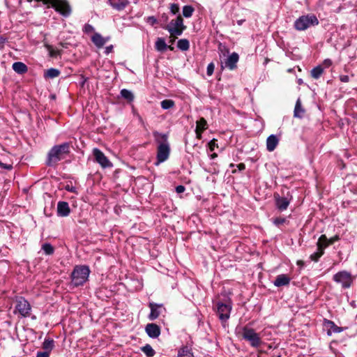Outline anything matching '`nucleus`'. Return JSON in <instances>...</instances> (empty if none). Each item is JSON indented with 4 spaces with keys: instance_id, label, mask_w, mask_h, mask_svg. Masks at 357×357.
I'll list each match as a JSON object with an SVG mask.
<instances>
[{
    "instance_id": "37",
    "label": "nucleus",
    "mask_w": 357,
    "mask_h": 357,
    "mask_svg": "<svg viewBox=\"0 0 357 357\" xmlns=\"http://www.w3.org/2000/svg\"><path fill=\"white\" fill-rule=\"evenodd\" d=\"M287 222V219L282 217H278L273 220V223L277 227H279L281 225L286 223Z\"/></svg>"
},
{
    "instance_id": "30",
    "label": "nucleus",
    "mask_w": 357,
    "mask_h": 357,
    "mask_svg": "<svg viewBox=\"0 0 357 357\" xmlns=\"http://www.w3.org/2000/svg\"><path fill=\"white\" fill-rule=\"evenodd\" d=\"M323 73H324V68L321 67V66H317L312 69L310 73H311V76L314 79H317L321 76Z\"/></svg>"
},
{
    "instance_id": "41",
    "label": "nucleus",
    "mask_w": 357,
    "mask_h": 357,
    "mask_svg": "<svg viewBox=\"0 0 357 357\" xmlns=\"http://www.w3.org/2000/svg\"><path fill=\"white\" fill-rule=\"evenodd\" d=\"M94 31V28L89 24H86L83 27V31L86 33H91Z\"/></svg>"
},
{
    "instance_id": "44",
    "label": "nucleus",
    "mask_w": 357,
    "mask_h": 357,
    "mask_svg": "<svg viewBox=\"0 0 357 357\" xmlns=\"http://www.w3.org/2000/svg\"><path fill=\"white\" fill-rule=\"evenodd\" d=\"M50 353L46 351H38L36 353V357H50Z\"/></svg>"
},
{
    "instance_id": "1",
    "label": "nucleus",
    "mask_w": 357,
    "mask_h": 357,
    "mask_svg": "<svg viewBox=\"0 0 357 357\" xmlns=\"http://www.w3.org/2000/svg\"><path fill=\"white\" fill-rule=\"evenodd\" d=\"M70 144L64 142L54 145L47 153L45 165L48 167H54L57 163L64 159L70 153Z\"/></svg>"
},
{
    "instance_id": "60",
    "label": "nucleus",
    "mask_w": 357,
    "mask_h": 357,
    "mask_svg": "<svg viewBox=\"0 0 357 357\" xmlns=\"http://www.w3.org/2000/svg\"><path fill=\"white\" fill-rule=\"evenodd\" d=\"M67 190L70 192H75V188L72 187L71 188H67Z\"/></svg>"
},
{
    "instance_id": "8",
    "label": "nucleus",
    "mask_w": 357,
    "mask_h": 357,
    "mask_svg": "<svg viewBox=\"0 0 357 357\" xmlns=\"http://www.w3.org/2000/svg\"><path fill=\"white\" fill-rule=\"evenodd\" d=\"M242 336L243 339L248 341L250 344L255 348H257L261 344V338L258 333L254 329L246 326L243 328Z\"/></svg>"
},
{
    "instance_id": "32",
    "label": "nucleus",
    "mask_w": 357,
    "mask_h": 357,
    "mask_svg": "<svg viewBox=\"0 0 357 357\" xmlns=\"http://www.w3.org/2000/svg\"><path fill=\"white\" fill-rule=\"evenodd\" d=\"M141 350L146 354L147 357H153L155 354V351L149 344H146L142 347Z\"/></svg>"
},
{
    "instance_id": "38",
    "label": "nucleus",
    "mask_w": 357,
    "mask_h": 357,
    "mask_svg": "<svg viewBox=\"0 0 357 357\" xmlns=\"http://www.w3.org/2000/svg\"><path fill=\"white\" fill-rule=\"evenodd\" d=\"M214 69H215V65L213 62L210 63L208 66H207V68H206V74L208 76H211L214 72Z\"/></svg>"
},
{
    "instance_id": "20",
    "label": "nucleus",
    "mask_w": 357,
    "mask_h": 357,
    "mask_svg": "<svg viewBox=\"0 0 357 357\" xmlns=\"http://www.w3.org/2000/svg\"><path fill=\"white\" fill-rule=\"evenodd\" d=\"M91 41L98 48H100L105 45L107 39L104 38L100 33H95L91 37Z\"/></svg>"
},
{
    "instance_id": "28",
    "label": "nucleus",
    "mask_w": 357,
    "mask_h": 357,
    "mask_svg": "<svg viewBox=\"0 0 357 357\" xmlns=\"http://www.w3.org/2000/svg\"><path fill=\"white\" fill-rule=\"evenodd\" d=\"M54 347V342L52 339L46 338L43 343V349L44 351L51 353Z\"/></svg>"
},
{
    "instance_id": "9",
    "label": "nucleus",
    "mask_w": 357,
    "mask_h": 357,
    "mask_svg": "<svg viewBox=\"0 0 357 357\" xmlns=\"http://www.w3.org/2000/svg\"><path fill=\"white\" fill-rule=\"evenodd\" d=\"M15 312H17L22 317H29L31 311V306L29 301L24 297H17L15 299Z\"/></svg>"
},
{
    "instance_id": "31",
    "label": "nucleus",
    "mask_w": 357,
    "mask_h": 357,
    "mask_svg": "<svg viewBox=\"0 0 357 357\" xmlns=\"http://www.w3.org/2000/svg\"><path fill=\"white\" fill-rule=\"evenodd\" d=\"M196 129L200 131L204 132L208 128V124L206 120L202 117L197 121Z\"/></svg>"
},
{
    "instance_id": "59",
    "label": "nucleus",
    "mask_w": 357,
    "mask_h": 357,
    "mask_svg": "<svg viewBox=\"0 0 357 357\" xmlns=\"http://www.w3.org/2000/svg\"><path fill=\"white\" fill-rule=\"evenodd\" d=\"M217 156H218L217 153H213V154H211L210 155V158H211V159H215V158H217Z\"/></svg>"
},
{
    "instance_id": "56",
    "label": "nucleus",
    "mask_w": 357,
    "mask_h": 357,
    "mask_svg": "<svg viewBox=\"0 0 357 357\" xmlns=\"http://www.w3.org/2000/svg\"><path fill=\"white\" fill-rule=\"evenodd\" d=\"M297 265L302 267L304 266V261L302 260H299L297 261Z\"/></svg>"
},
{
    "instance_id": "19",
    "label": "nucleus",
    "mask_w": 357,
    "mask_h": 357,
    "mask_svg": "<svg viewBox=\"0 0 357 357\" xmlns=\"http://www.w3.org/2000/svg\"><path fill=\"white\" fill-rule=\"evenodd\" d=\"M110 6L117 10H123L129 3L128 0H108Z\"/></svg>"
},
{
    "instance_id": "49",
    "label": "nucleus",
    "mask_w": 357,
    "mask_h": 357,
    "mask_svg": "<svg viewBox=\"0 0 357 357\" xmlns=\"http://www.w3.org/2000/svg\"><path fill=\"white\" fill-rule=\"evenodd\" d=\"M333 62L330 59H326L324 61V65L325 67L328 68L332 65Z\"/></svg>"
},
{
    "instance_id": "22",
    "label": "nucleus",
    "mask_w": 357,
    "mask_h": 357,
    "mask_svg": "<svg viewBox=\"0 0 357 357\" xmlns=\"http://www.w3.org/2000/svg\"><path fill=\"white\" fill-rule=\"evenodd\" d=\"M305 112V109L302 107L301 99L298 98L294 107V116L301 119L303 118Z\"/></svg>"
},
{
    "instance_id": "25",
    "label": "nucleus",
    "mask_w": 357,
    "mask_h": 357,
    "mask_svg": "<svg viewBox=\"0 0 357 357\" xmlns=\"http://www.w3.org/2000/svg\"><path fill=\"white\" fill-rule=\"evenodd\" d=\"M178 357H194L192 349L188 346L182 347L178 350Z\"/></svg>"
},
{
    "instance_id": "13",
    "label": "nucleus",
    "mask_w": 357,
    "mask_h": 357,
    "mask_svg": "<svg viewBox=\"0 0 357 357\" xmlns=\"http://www.w3.org/2000/svg\"><path fill=\"white\" fill-rule=\"evenodd\" d=\"M145 331L151 338L158 337L161 333L160 327L153 323L148 324L145 327Z\"/></svg>"
},
{
    "instance_id": "16",
    "label": "nucleus",
    "mask_w": 357,
    "mask_h": 357,
    "mask_svg": "<svg viewBox=\"0 0 357 357\" xmlns=\"http://www.w3.org/2000/svg\"><path fill=\"white\" fill-rule=\"evenodd\" d=\"M324 325L325 327L328 328V331L327 332V334L328 335H331V331H332L335 333H339L343 331L342 328L337 326L334 321L324 319Z\"/></svg>"
},
{
    "instance_id": "24",
    "label": "nucleus",
    "mask_w": 357,
    "mask_h": 357,
    "mask_svg": "<svg viewBox=\"0 0 357 357\" xmlns=\"http://www.w3.org/2000/svg\"><path fill=\"white\" fill-rule=\"evenodd\" d=\"M61 74L59 70L51 68L45 71L43 77L45 79H54L59 77Z\"/></svg>"
},
{
    "instance_id": "17",
    "label": "nucleus",
    "mask_w": 357,
    "mask_h": 357,
    "mask_svg": "<svg viewBox=\"0 0 357 357\" xmlns=\"http://www.w3.org/2000/svg\"><path fill=\"white\" fill-rule=\"evenodd\" d=\"M291 278L287 275L280 274L275 278L273 284L278 287L287 286L289 284Z\"/></svg>"
},
{
    "instance_id": "21",
    "label": "nucleus",
    "mask_w": 357,
    "mask_h": 357,
    "mask_svg": "<svg viewBox=\"0 0 357 357\" xmlns=\"http://www.w3.org/2000/svg\"><path fill=\"white\" fill-rule=\"evenodd\" d=\"M12 67L13 70L20 75H23L28 71V67L26 65L21 61L13 63Z\"/></svg>"
},
{
    "instance_id": "43",
    "label": "nucleus",
    "mask_w": 357,
    "mask_h": 357,
    "mask_svg": "<svg viewBox=\"0 0 357 357\" xmlns=\"http://www.w3.org/2000/svg\"><path fill=\"white\" fill-rule=\"evenodd\" d=\"M146 22L153 26L158 22V20L154 16H149L146 19Z\"/></svg>"
},
{
    "instance_id": "29",
    "label": "nucleus",
    "mask_w": 357,
    "mask_h": 357,
    "mask_svg": "<svg viewBox=\"0 0 357 357\" xmlns=\"http://www.w3.org/2000/svg\"><path fill=\"white\" fill-rule=\"evenodd\" d=\"M177 47L181 51H187L190 48V43L188 39H180L177 42Z\"/></svg>"
},
{
    "instance_id": "5",
    "label": "nucleus",
    "mask_w": 357,
    "mask_h": 357,
    "mask_svg": "<svg viewBox=\"0 0 357 357\" xmlns=\"http://www.w3.org/2000/svg\"><path fill=\"white\" fill-rule=\"evenodd\" d=\"M319 24V20L314 14H307L299 17L294 23V27L297 31H305L311 26Z\"/></svg>"
},
{
    "instance_id": "61",
    "label": "nucleus",
    "mask_w": 357,
    "mask_h": 357,
    "mask_svg": "<svg viewBox=\"0 0 357 357\" xmlns=\"http://www.w3.org/2000/svg\"><path fill=\"white\" fill-rule=\"evenodd\" d=\"M167 49H169V50H172H172H174V47H172V46H168V45H167Z\"/></svg>"
},
{
    "instance_id": "51",
    "label": "nucleus",
    "mask_w": 357,
    "mask_h": 357,
    "mask_svg": "<svg viewBox=\"0 0 357 357\" xmlns=\"http://www.w3.org/2000/svg\"><path fill=\"white\" fill-rule=\"evenodd\" d=\"M237 167H238L239 171H243V170H244L245 169V165L244 163H239L237 165Z\"/></svg>"
},
{
    "instance_id": "39",
    "label": "nucleus",
    "mask_w": 357,
    "mask_h": 357,
    "mask_svg": "<svg viewBox=\"0 0 357 357\" xmlns=\"http://www.w3.org/2000/svg\"><path fill=\"white\" fill-rule=\"evenodd\" d=\"M169 8H170V12L173 15H176L179 11V6L177 3H171Z\"/></svg>"
},
{
    "instance_id": "52",
    "label": "nucleus",
    "mask_w": 357,
    "mask_h": 357,
    "mask_svg": "<svg viewBox=\"0 0 357 357\" xmlns=\"http://www.w3.org/2000/svg\"><path fill=\"white\" fill-rule=\"evenodd\" d=\"M112 49H113V46L112 45H109V46L105 48V53L106 54H109V52H112Z\"/></svg>"
},
{
    "instance_id": "42",
    "label": "nucleus",
    "mask_w": 357,
    "mask_h": 357,
    "mask_svg": "<svg viewBox=\"0 0 357 357\" xmlns=\"http://www.w3.org/2000/svg\"><path fill=\"white\" fill-rule=\"evenodd\" d=\"M340 240V236L339 235H335L334 236L330 238H327V242L328 243L329 245H332L335 242L337 241Z\"/></svg>"
},
{
    "instance_id": "55",
    "label": "nucleus",
    "mask_w": 357,
    "mask_h": 357,
    "mask_svg": "<svg viewBox=\"0 0 357 357\" xmlns=\"http://www.w3.org/2000/svg\"><path fill=\"white\" fill-rule=\"evenodd\" d=\"M82 82H81V84L82 86H84V84H85V82L87 81V78L84 77V76H82Z\"/></svg>"
},
{
    "instance_id": "45",
    "label": "nucleus",
    "mask_w": 357,
    "mask_h": 357,
    "mask_svg": "<svg viewBox=\"0 0 357 357\" xmlns=\"http://www.w3.org/2000/svg\"><path fill=\"white\" fill-rule=\"evenodd\" d=\"M8 42V39L3 36H0V50L3 49L4 45Z\"/></svg>"
},
{
    "instance_id": "12",
    "label": "nucleus",
    "mask_w": 357,
    "mask_h": 357,
    "mask_svg": "<svg viewBox=\"0 0 357 357\" xmlns=\"http://www.w3.org/2000/svg\"><path fill=\"white\" fill-rule=\"evenodd\" d=\"M274 199L275 206L280 211H283L288 208L291 200V199H289L287 197H280L278 193L274 194Z\"/></svg>"
},
{
    "instance_id": "10",
    "label": "nucleus",
    "mask_w": 357,
    "mask_h": 357,
    "mask_svg": "<svg viewBox=\"0 0 357 357\" xmlns=\"http://www.w3.org/2000/svg\"><path fill=\"white\" fill-rule=\"evenodd\" d=\"M93 154L95 158V161L98 162L102 168L112 167V163L109 161L104 153L98 148L93 149Z\"/></svg>"
},
{
    "instance_id": "54",
    "label": "nucleus",
    "mask_w": 357,
    "mask_h": 357,
    "mask_svg": "<svg viewBox=\"0 0 357 357\" xmlns=\"http://www.w3.org/2000/svg\"><path fill=\"white\" fill-rule=\"evenodd\" d=\"M222 48H224L227 52H229V50L225 47L223 46L221 43L219 44V47H218V49L222 51Z\"/></svg>"
},
{
    "instance_id": "53",
    "label": "nucleus",
    "mask_w": 357,
    "mask_h": 357,
    "mask_svg": "<svg viewBox=\"0 0 357 357\" xmlns=\"http://www.w3.org/2000/svg\"><path fill=\"white\" fill-rule=\"evenodd\" d=\"M59 53L58 51H54V50H50V54L51 56H56L57 55V54Z\"/></svg>"
},
{
    "instance_id": "14",
    "label": "nucleus",
    "mask_w": 357,
    "mask_h": 357,
    "mask_svg": "<svg viewBox=\"0 0 357 357\" xmlns=\"http://www.w3.org/2000/svg\"><path fill=\"white\" fill-rule=\"evenodd\" d=\"M57 215L59 217H67L70 213V208L67 202H59L57 204Z\"/></svg>"
},
{
    "instance_id": "27",
    "label": "nucleus",
    "mask_w": 357,
    "mask_h": 357,
    "mask_svg": "<svg viewBox=\"0 0 357 357\" xmlns=\"http://www.w3.org/2000/svg\"><path fill=\"white\" fill-rule=\"evenodd\" d=\"M120 94L122 98L126 99L129 102H131L134 100L135 96L133 93L126 89H121L120 91Z\"/></svg>"
},
{
    "instance_id": "40",
    "label": "nucleus",
    "mask_w": 357,
    "mask_h": 357,
    "mask_svg": "<svg viewBox=\"0 0 357 357\" xmlns=\"http://www.w3.org/2000/svg\"><path fill=\"white\" fill-rule=\"evenodd\" d=\"M208 149L211 151H213L215 147H218L217 140L215 139H211L208 143Z\"/></svg>"
},
{
    "instance_id": "58",
    "label": "nucleus",
    "mask_w": 357,
    "mask_h": 357,
    "mask_svg": "<svg viewBox=\"0 0 357 357\" xmlns=\"http://www.w3.org/2000/svg\"><path fill=\"white\" fill-rule=\"evenodd\" d=\"M245 22V20H239L237 21V24L241 26L243 24V23Z\"/></svg>"
},
{
    "instance_id": "46",
    "label": "nucleus",
    "mask_w": 357,
    "mask_h": 357,
    "mask_svg": "<svg viewBox=\"0 0 357 357\" xmlns=\"http://www.w3.org/2000/svg\"><path fill=\"white\" fill-rule=\"evenodd\" d=\"M0 167L3 169H7V170H11L13 169V165L9 164H6L0 162Z\"/></svg>"
},
{
    "instance_id": "34",
    "label": "nucleus",
    "mask_w": 357,
    "mask_h": 357,
    "mask_svg": "<svg viewBox=\"0 0 357 357\" xmlns=\"http://www.w3.org/2000/svg\"><path fill=\"white\" fill-rule=\"evenodd\" d=\"M161 107L163 109H169L174 107L175 103L174 101L171 99H165L163 100L161 102Z\"/></svg>"
},
{
    "instance_id": "2",
    "label": "nucleus",
    "mask_w": 357,
    "mask_h": 357,
    "mask_svg": "<svg viewBox=\"0 0 357 357\" xmlns=\"http://www.w3.org/2000/svg\"><path fill=\"white\" fill-rule=\"evenodd\" d=\"M155 142L158 144L157 148V162L155 165H159L167 160L170 154V146L168 142V134L160 133L157 131L153 132Z\"/></svg>"
},
{
    "instance_id": "15",
    "label": "nucleus",
    "mask_w": 357,
    "mask_h": 357,
    "mask_svg": "<svg viewBox=\"0 0 357 357\" xmlns=\"http://www.w3.org/2000/svg\"><path fill=\"white\" fill-rule=\"evenodd\" d=\"M239 60V56L236 52H233L230 54L225 61V67L231 70H235L237 68V63Z\"/></svg>"
},
{
    "instance_id": "23",
    "label": "nucleus",
    "mask_w": 357,
    "mask_h": 357,
    "mask_svg": "<svg viewBox=\"0 0 357 357\" xmlns=\"http://www.w3.org/2000/svg\"><path fill=\"white\" fill-rule=\"evenodd\" d=\"M327 241V236L325 234H322L317 242V250L324 253V250L329 246Z\"/></svg>"
},
{
    "instance_id": "57",
    "label": "nucleus",
    "mask_w": 357,
    "mask_h": 357,
    "mask_svg": "<svg viewBox=\"0 0 357 357\" xmlns=\"http://www.w3.org/2000/svg\"><path fill=\"white\" fill-rule=\"evenodd\" d=\"M162 19L164 20V21H165V22H167V20H168V16H167V15H166V14H163V15H162Z\"/></svg>"
},
{
    "instance_id": "7",
    "label": "nucleus",
    "mask_w": 357,
    "mask_h": 357,
    "mask_svg": "<svg viewBox=\"0 0 357 357\" xmlns=\"http://www.w3.org/2000/svg\"><path fill=\"white\" fill-rule=\"evenodd\" d=\"M333 280L335 282L340 284L343 289H348L354 282V277L349 272L341 271L333 275Z\"/></svg>"
},
{
    "instance_id": "11",
    "label": "nucleus",
    "mask_w": 357,
    "mask_h": 357,
    "mask_svg": "<svg viewBox=\"0 0 357 357\" xmlns=\"http://www.w3.org/2000/svg\"><path fill=\"white\" fill-rule=\"evenodd\" d=\"M149 307L151 310V312L148 316V318L151 321L155 320L158 319L161 313L160 309L163 308V310L165 311L166 309L164 307L163 304L162 303H155L153 302L149 303Z\"/></svg>"
},
{
    "instance_id": "48",
    "label": "nucleus",
    "mask_w": 357,
    "mask_h": 357,
    "mask_svg": "<svg viewBox=\"0 0 357 357\" xmlns=\"http://www.w3.org/2000/svg\"><path fill=\"white\" fill-rule=\"evenodd\" d=\"M185 186H183L182 185H177L176 187V192L177 193H182L185 191Z\"/></svg>"
},
{
    "instance_id": "6",
    "label": "nucleus",
    "mask_w": 357,
    "mask_h": 357,
    "mask_svg": "<svg viewBox=\"0 0 357 357\" xmlns=\"http://www.w3.org/2000/svg\"><path fill=\"white\" fill-rule=\"evenodd\" d=\"M162 28L167 30L171 36H178L183 33L186 26L183 24V20L179 15L176 17V20H172L169 24L162 26Z\"/></svg>"
},
{
    "instance_id": "4",
    "label": "nucleus",
    "mask_w": 357,
    "mask_h": 357,
    "mask_svg": "<svg viewBox=\"0 0 357 357\" xmlns=\"http://www.w3.org/2000/svg\"><path fill=\"white\" fill-rule=\"evenodd\" d=\"M214 309L220 321L225 323L230 317L232 301L230 298H227L225 302L218 301L214 304Z\"/></svg>"
},
{
    "instance_id": "3",
    "label": "nucleus",
    "mask_w": 357,
    "mask_h": 357,
    "mask_svg": "<svg viewBox=\"0 0 357 357\" xmlns=\"http://www.w3.org/2000/svg\"><path fill=\"white\" fill-rule=\"evenodd\" d=\"M88 266H76L71 273V282L75 287L83 285L90 274Z\"/></svg>"
},
{
    "instance_id": "47",
    "label": "nucleus",
    "mask_w": 357,
    "mask_h": 357,
    "mask_svg": "<svg viewBox=\"0 0 357 357\" xmlns=\"http://www.w3.org/2000/svg\"><path fill=\"white\" fill-rule=\"evenodd\" d=\"M340 80L342 82H344V83H347V82H349V77L347 75H342L340 76Z\"/></svg>"
},
{
    "instance_id": "33",
    "label": "nucleus",
    "mask_w": 357,
    "mask_h": 357,
    "mask_svg": "<svg viewBox=\"0 0 357 357\" xmlns=\"http://www.w3.org/2000/svg\"><path fill=\"white\" fill-rule=\"evenodd\" d=\"M194 11L195 8L192 6L186 5L183 7L182 13L185 17L189 18L192 15Z\"/></svg>"
},
{
    "instance_id": "36",
    "label": "nucleus",
    "mask_w": 357,
    "mask_h": 357,
    "mask_svg": "<svg viewBox=\"0 0 357 357\" xmlns=\"http://www.w3.org/2000/svg\"><path fill=\"white\" fill-rule=\"evenodd\" d=\"M324 255V252H321V251H319L317 250V252L312 253V255H310V259L311 261H315V262H317L319 261V259Z\"/></svg>"
},
{
    "instance_id": "50",
    "label": "nucleus",
    "mask_w": 357,
    "mask_h": 357,
    "mask_svg": "<svg viewBox=\"0 0 357 357\" xmlns=\"http://www.w3.org/2000/svg\"><path fill=\"white\" fill-rule=\"evenodd\" d=\"M202 131L195 129L196 137L198 139H201L202 137Z\"/></svg>"
},
{
    "instance_id": "26",
    "label": "nucleus",
    "mask_w": 357,
    "mask_h": 357,
    "mask_svg": "<svg viewBox=\"0 0 357 357\" xmlns=\"http://www.w3.org/2000/svg\"><path fill=\"white\" fill-rule=\"evenodd\" d=\"M155 49L159 52H165L167 49V45L162 38H158L155 43Z\"/></svg>"
},
{
    "instance_id": "18",
    "label": "nucleus",
    "mask_w": 357,
    "mask_h": 357,
    "mask_svg": "<svg viewBox=\"0 0 357 357\" xmlns=\"http://www.w3.org/2000/svg\"><path fill=\"white\" fill-rule=\"evenodd\" d=\"M279 140L276 135H271L266 139V149L268 151H273L278 144Z\"/></svg>"
},
{
    "instance_id": "35",
    "label": "nucleus",
    "mask_w": 357,
    "mask_h": 357,
    "mask_svg": "<svg viewBox=\"0 0 357 357\" xmlns=\"http://www.w3.org/2000/svg\"><path fill=\"white\" fill-rule=\"evenodd\" d=\"M42 250L47 255H52L54 252V247L49 243H45L42 245Z\"/></svg>"
}]
</instances>
